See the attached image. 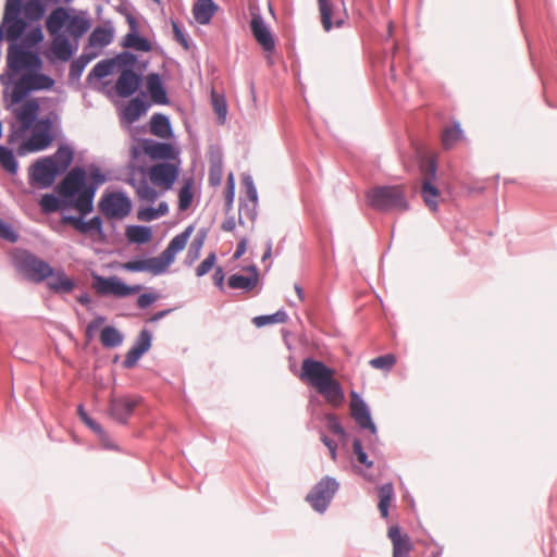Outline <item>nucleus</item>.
<instances>
[{
	"label": "nucleus",
	"mask_w": 557,
	"mask_h": 557,
	"mask_svg": "<svg viewBox=\"0 0 557 557\" xmlns=\"http://www.w3.org/2000/svg\"><path fill=\"white\" fill-rule=\"evenodd\" d=\"M108 180V174L96 164L89 165V173L84 166L75 165L57 184L55 193L41 196L39 206L47 214L70 208L77 209L82 215L89 214L94 211V199L99 186Z\"/></svg>",
	"instance_id": "obj_1"
},
{
	"label": "nucleus",
	"mask_w": 557,
	"mask_h": 557,
	"mask_svg": "<svg viewBox=\"0 0 557 557\" xmlns=\"http://www.w3.org/2000/svg\"><path fill=\"white\" fill-rule=\"evenodd\" d=\"M242 181L246 190L245 198L250 202H259L258 190L255 185L252 176L250 174L245 173L243 174Z\"/></svg>",
	"instance_id": "obj_59"
},
{
	"label": "nucleus",
	"mask_w": 557,
	"mask_h": 557,
	"mask_svg": "<svg viewBox=\"0 0 557 557\" xmlns=\"http://www.w3.org/2000/svg\"><path fill=\"white\" fill-rule=\"evenodd\" d=\"M322 27L325 32H330L334 26L339 28L345 24L344 18H336L333 22V4L330 0H318Z\"/></svg>",
	"instance_id": "obj_38"
},
{
	"label": "nucleus",
	"mask_w": 557,
	"mask_h": 557,
	"mask_svg": "<svg viewBox=\"0 0 557 557\" xmlns=\"http://www.w3.org/2000/svg\"><path fill=\"white\" fill-rule=\"evenodd\" d=\"M256 277L235 273L228 276L227 285L232 289H242L245 293L251 292L257 286Z\"/></svg>",
	"instance_id": "obj_47"
},
{
	"label": "nucleus",
	"mask_w": 557,
	"mask_h": 557,
	"mask_svg": "<svg viewBox=\"0 0 557 557\" xmlns=\"http://www.w3.org/2000/svg\"><path fill=\"white\" fill-rule=\"evenodd\" d=\"M218 10L219 5L213 0H197L193 7V14L198 24L208 25Z\"/></svg>",
	"instance_id": "obj_35"
},
{
	"label": "nucleus",
	"mask_w": 557,
	"mask_h": 557,
	"mask_svg": "<svg viewBox=\"0 0 557 557\" xmlns=\"http://www.w3.org/2000/svg\"><path fill=\"white\" fill-rule=\"evenodd\" d=\"M0 166L10 175H16L20 169L13 149L2 144H0Z\"/></svg>",
	"instance_id": "obj_42"
},
{
	"label": "nucleus",
	"mask_w": 557,
	"mask_h": 557,
	"mask_svg": "<svg viewBox=\"0 0 557 557\" xmlns=\"http://www.w3.org/2000/svg\"><path fill=\"white\" fill-rule=\"evenodd\" d=\"M50 36L52 38L51 46L44 52L47 60L51 64H55L57 61H70L78 49V42L74 39L71 40L66 34Z\"/></svg>",
	"instance_id": "obj_18"
},
{
	"label": "nucleus",
	"mask_w": 557,
	"mask_h": 557,
	"mask_svg": "<svg viewBox=\"0 0 557 557\" xmlns=\"http://www.w3.org/2000/svg\"><path fill=\"white\" fill-rule=\"evenodd\" d=\"M150 133L162 139L174 137L170 117L163 113H154L150 119Z\"/></svg>",
	"instance_id": "obj_36"
},
{
	"label": "nucleus",
	"mask_w": 557,
	"mask_h": 557,
	"mask_svg": "<svg viewBox=\"0 0 557 557\" xmlns=\"http://www.w3.org/2000/svg\"><path fill=\"white\" fill-rule=\"evenodd\" d=\"M124 334L113 325H106L100 332V342L104 348L112 349L121 346Z\"/></svg>",
	"instance_id": "obj_40"
},
{
	"label": "nucleus",
	"mask_w": 557,
	"mask_h": 557,
	"mask_svg": "<svg viewBox=\"0 0 557 557\" xmlns=\"http://www.w3.org/2000/svg\"><path fill=\"white\" fill-rule=\"evenodd\" d=\"M91 21L87 16V12L81 11L79 13L74 12L70 13L67 26H66V35L72 37L75 41L79 42V39L90 29Z\"/></svg>",
	"instance_id": "obj_30"
},
{
	"label": "nucleus",
	"mask_w": 557,
	"mask_h": 557,
	"mask_svg": "<svg viewBox=\"0 0 557 557\" xmlns=\"http://www.w3.org/2000/svg\"><path fill=\"white\" fill-rule=\"evenodd\" d=\"M120 45L126 50L134 49L140 52H150L153 49L151 40L139 32L135 34H126L122 38Z\"/></svg>",
	"instance_id": "obj_37"
},
{
	"label": "nucleus",
	"mask_w": 557,
	"mask_h": 557,
	"mask_svg": "<svg viewBox=\"0 0 557 557\" xmlns=\"http://www.w3.org/2000/svg\"><path fill=\"white\" fill-rule=\"evenodd\" d=\"M88 214L82 215L79 213L78 216L72 215V214H62L61 221L63 224H67L73 226L77 232L81 234H90L95 233L96 231L101 230V225L103 224V221L100 215H94L88 221H85V216Z\"/></svg>",
	"instance_id": "obj_27"
},
{
	"label": "nucleus",
	"mask_w": 557,
	"mask_h": 557,
	"mask_svg": "<svg viewBox=\"0 0 557 557\" xmlns=\"http://www.w3.org/2000/svg\"><path fill=\"white\" fill-rule=\"evenodd\" d=\"M140 396L124 395L111 397L109 403V416L117 423L125 425L133 416L135 408L141 403Z\"/></svg>",
	"instance_id": "obj_19"
},
{
	"label": "nucleus",
	"mask_w": 557,
	"mask_h": 557,
	"mask_svg": "<svg viewBox=\"0 0 557 557\" xmlns=\"http://www.w3.org/2000/svg\"><path fill=\"white\" fill-rule=\"evenodd\" d=\"M123 268L128 272H150L156 276L166 272L159 256L151 258L136 257L125 262Z\"/></svg>",
	"instance_id": "obj_25"
},
{
	"label": "nucleus",
	"mask_w": 557,
	"mask_h": 557,
	"mask_svg": "<svg viewBox=\"0 0 557 557\" xmlns=\"http://www.w3.org/2000/svg\"><path fill=\"white\" fill-rule=\"evenodd\" d=\"M0 78L4 85L11 84L13 86L10 94H4L9 108L20 106L35 91L51 90L55 85L54 78L42 72L24 73L20 77L8 78L7 82L3 79V76Z\"/></svg>",
	"instance_id": "obj_3"
},
{
	"label": "nucleus",
	"mask_w": 557,
	"mask_h": 557,
	"mask_svg": "<svg viewBox=\"0 0 557 557\" xmlns=\"http://www.w3.org/2000/svg\"><path fill=\"white\" fill-rule=\"evenodd\" d=\"M47 158H53V160L57 161L58 168L64 174L67 172L74 161V149L67 144H61L57 151Z\"/></svg>",
	"instance_id": "obj_41"
},
{
	"label": "nucleus",
	"mask_w": 557,
	"mask_h": 557,
	"mask_svg": "<svg viewBox=\"0 0 557 557\" xmlns=\"http://www.w3.org/2000/svg\"><path fill=\"white\" fill-rule=\"evenodd\" d=\"M141 289L140 285H128L120 277L115 276L113 283L112 296L124 298L132 295H135Z\"/></svg>",
	"instance_id": "obj_53"
},
{
	"label": "nucleus",
	"mask_w": 557,
	"mask_h": 557,
	"mask_svg": "<svg viewBox=\"0 0 557 557\" xmlns=\"http://www.w3.org/2000/svg\"><path fill=\"white\" fill-rule=\"evenodd\" d=\"M338 488L339 483L337 480L325 475L307 494L306 500L317 512L323 513L326 511Z\"/></svg>",
	"instance_id": "obj_14"
},
{
	"label": "nucleus",
	"mask_w": 557,
	"mask_h": 557,
	"mask_svg": "<svg viewBox=\"0 0 557 557\" xmlns=\"http://www.w3.org/2000/svg\"><path fill=\"white\" fill-rule=\"evenodd\" d=\"M32 138L23 140L17 148L18 156L46 150L54 139L53 122L49 116L40 117L30 128Z\"/></svg>",
	"instance_id": "obj_8"
},
{
	"label": "nucleus",
	"mask_w": 557,
	"mask_h": 557,
	"mask_svg": "<svg viewBox=\"0 0 557 557\" xmlns=\"http://www.w3.org/2000/svg\"><path fill=\"white\" fill-rule=\"evenodd\" d=\"M16 121L10 123L8 134V145L13 146L16 141L24 137L35 123L40 119V102L37 98H27L21 103L20 108L13 110Z\"/></svg>",
	"instance_id": "obj_6"
},
{
	"label": "nucleus",
	"mask_w": 557,
	"mask_h": 557,
	"mask_svg": "<svg viewBox=\"0 0 557 557\" xmlns=\"http://www.w3.org/2000/svg\"><path fill=\"white\" fill-rule=\"evenodd\" d=\"M325 420H326V426L332 433H334L341 437L346 436V431L335 413H326Z\"/></svg>",
	"instance_id": "obj_62"
},
{
	"label": "nucleus",
	"mask_w": 557,
	"mask_h": 557,
	"mask_svg": "<svg viewBox=\"0 0 557 557\" xmlns=\"http://www.w3.org/2000/svg\"><path fill=\"white\" fill-rule=\"evenodd\" d=\"M180 149L172 143L158 141L151 138H139L137 145L131 149L132 160H136L141 153L152 161L176 162L180 159Z\"/></svg>",
	"instance_id": "obj_7"
},
{
	"label": "nucleus",
	"mask_w": 557,
	"mask_h": 557,
	"mask_svg": "<svg viewBox=\"0 0 557 557\" xmlns=\"http://www.w3.org/2000/svg\"><path fill=\"white\" fill-rule=\"evenodd\" d=\"M26 24L21 25V30H17L14 36L7 32V40L9 41L7 54H15L17 48L23 52L39 51V47L45 39L42 29L39 25L33 27L25 33Z\"/></svg>",
	"instance_id": "obj_15"
},
{
	"label": "nucleus",
	"mask_w": 557,
	"mask_h": 557,
	"mask_svg": "<svg viewBox=\"0 0 557 557\" xmlns=\"http://www.w3.org/2000/svg\"><path fill=\"white\" fill-rule=\"evenodd\" d=\"M209 181L212 186L219 185L222 176V154L212 156L210 160Z\"/></svg>",
	"instance_id": "obj_57"
},
{
	"label": "nucleus",
	"mask_w": 557,
	"mask_h": 557,
	"mask_svg": "<svg viewBox=\"0 0 557 557\" xmlns=\"http://www.w3.org/2000/svg\"><path fill=\"white\" fill-rule=\"evenodd\" d=\"M115 29L110 22L104 26L98 25L90 33L86 47L88 49L96 48L100 52V49L109 46L113 41Z\"/></svg>",
	"instance_id": "obj_31"
},
{
	"label": "nucleus",
	"mask_w": 557,
	"mask_h": 557,
	"mask_svg": "<svg viewBox=\"0 0 557 557\" xmlns=\"http://www.w3.org/2000/svg\"><path fill=\"white\" fill-rule=\"evenodd\" d=\"M211 103L214 112L218 115V123L223 125L226 121L227 115V103L225 96L223 94H219L215 90L211 92Z\"/></svg>",
	"instance_id": "obj_52"
},
{
	"label": "nucleus",
	"mask_w": 557,
	"mask_h": 557,
	"mask_svg": "<svg viewBox=\"0 0 557 557\" xmlns=\"http://www.w3.org/2000/svg\"><path fill=\"white\" fill-rule=\"evenodd\" d=\"M126 237L131 244L145 245L152 238V230L148 225H128Z\"/></svg>",
	"instance_id": "obj_39"
},
{
	"label": "nucleus",
	"mask_w": 557,
	"mask_h": 557,
	"mask_svg": "<svg viewBox=\"0 0 557 557\" xmlns=\"http://www.w3.org/2000/svg\"><path fill=\"white\" fill-rule=\"evenodd\" d=\"M62 174L53 158L42 157L30 166L29 178L33 184L46 189L51 187L57 177Z\"/></svg>",
	"instance_id": "obj_17"
},
{
	"label": "nucleus",
	"mask_w": 557,
	"mask_h": 557,
	"mask_svg": "<svg viewBox=\"0 0 557 557\" xmlns=\"http://www.w3.org/2000/svg\"><path fill=\"white\" fill-rule=\"evenodd\" d=\"M150 106H151V103L146 98V92L140 91V94L133 97L129 100V102L124 107V109L122 111V117L128 124H133L147 113Z\"/></svg>",
	"instance_id": "obj_26"
},
{
	"label": "nucleus",
	"mask_w": 557,
	"mask_h": 557,
	"mask_svg": "<svg viewBox=\"0 0 557 557\" xmlns=\"http://www.w3.org/2000/svg\"><path fill=\"white\" fill-rule=\"evenodd\" d=\"M71 12H74V9L65 7H57L50 12L46 18V28L49 35L66 34L65 29Z\"/></svg>",
	"instance_id": "obj_29"
},
{
	"label": "nucleus",
	"mask_w": 557,
	"mask_h": 557,
	"mask_svg": "<svg viewBox=\"0 0 557 557\" xmlns=\"http://www.w3.org/2000/svg\"><path fill=\"white\" fill-rule=\"evenodd\" d=\"M98 55V50H89L87 47H85L81 55L77 59L73 60L70 65L69 82H78L86 66Z\"/></svg>",
	"instance_id": "obj_34"
},
{
	"label": "nucleus",
	"mask_w": 557,
	"mask_h": 557,
	"mask_svg": "<svg viewBox=\"0 0 557 557\" xmlns=\"http://www.w3.org/2000/svg\"><path fill=\"white\" fill-rule=\"evenodd\" d=\"M387 536L393 544V557H409L413 545L409 535L403 533L398 524L388 528Z\"/></svg>",
	"instance_id": "obj_28"
},
{
	"label": "nucleus",
	"mask_w": 557,
	"mask_h": 557,
	"mask_svg": "<svg viewBox=\"0 0 557 557\" xmlns=\"http://www.w3.org/2000/svg\"><path fill=\"white\" fill-rule=\"evenodd\" d=\"M463 136L461 124L458 121L453 126L446 127L442 135V144L445 149H450Z\"/></svg>",
	"instance_id": "obj_50"
},
{
	"label": "nucleus",
	"mask_w": 557,
	"mask_h": 557,
	"mask_svg": "<svg viewBox=\"0 0 557 557\" xmlns=\"http://www.w3.org/2000/svg\"><path fill=\"white\" fill-rule=\"evenodd\" d=\"M47 11L44 0H25V18L29 22H38L44 18Z\"/></svg>",
	"instance_id": "obj_48"
},
{
	"label": "nucleus",
	"mask_w": 557,
	"mask_h": 557,
	"mask_svg": "<svg viewBox=\"0 0 557 557\" xmlns=\"http://www.w3.org/2000/svg\"><path fill=\"white\" fill-rule=\"evenodd\" d=\"M395 497L394 485L391 482L384 483L379 488V510L381 517L386 519L389 512V506Z\"/></svg>",
	"instance_id": "obj_45"
},
{
	"label": "nucleus",
	"mask_w": 557,
	"mask_h": 557,
	"mask_svg": "<svg viewBox=\"0 0 557 557\" xmlns=\"http://www.w3.org/2000/svg\"><path fill=\"white\" fill-rule=\"evenodd\" d=\"M146 95L150 96V103L158 106L170 104L168 88L163 75L157 72L149 73L145 78Z\"/></svg>",
	"instance_id": "obj_21"
},
{
	"label": "nucleus",
	"mask_w": 557,
	"mask_h": 557,
	"mask_svg": "<svg viewBox=\"0 0 557 557\" xmlns=\"http://www.w3.org/2000/svg\"><path fill=\"white\" fill-rule=\"evenodd\" d=\"M195 180L193 176L185 177L183 185L178 190V209L186 211L190 208L194 200Z\"/></svg>",
	"instance_id": "obj_44"
},
{
	"label": "nucleus",
	"mask_w": 557,
	"mask_h": 557,
	"mask_svg": "<svg viewBox=\"0 0 557 557\" xmlns=\"http://www.w3.org/2000/svg\"><path fill=\"white\" fill-rule=\"evenodd\" d=\"M15 265L29 281L35 283L47 281L53 274V267L29 251H24L16 259Z\"/></svg>",
	"instance_id": "obj_16"
},
{
	"label": "nucleus",
	"mask_w": 557,
	"mask_h": 557,
	"mask_svg": "<svg viewBox=\"0 0 557 557\" xmlns=\"http://www.w3.org/2000/svg\"><path fill=\"white\" fill-rule=\"evenodd\" d=\"M77 413L81 418V420L92 431V432H101V424L97 422L95 419L89 417V414L86 412L84 405H78L77 407Z\"/></svg>",
	"instance_id": "obj_64"
},
{
	"label": "nucleus",
	"mask_w": 557,
	"mask_h": 557,
	"mask_svg": "<svg viewBox=\"0 0 557 557\" xmlns=\"http://www.w3.org/2000/svg\"><path fill=\"white\" fill-rule=\"evenodd\" d=\"M119 62V53H116L112 58L103 59L99 61L94 67L89 71L86 82L88 84H92L94 82H100L109 75L113 74L116 70V65Z\"/></svg>",
	"instance_id": "obj_33"
},
{
	"label": "nucleus",
	"mask_w": 557,
	"mask_h": 557,
	"mask_svg": "<svg viewBox=\"0 0 557 557\" xmlns=\"http://www.w3.org/2000/svg\"><path fill=\"white\" fill-rule=\"evenodd\" d=\"M258 205H259V202H250L244 196L239 197V201H238V210H239L238 224L239 225L245 224L244 219H243V215H245L246 218H248L251 221V224H252L251 230H253L255 223L258 218Z\"/></svg>",
	"instance_id": "obj_46"
},
{
	"label": "nucleus",
	"mask_w": 557,
	"mask_h": 557,
	"mask_svg": "<svg viewBox=\"0 0 557 557\" xmlns=\"http://www.w3.org/2000/svg\"><path fill=\"white\" fill-rule=\"evenodd\" d=\"M181 160L176 162H158L150 166L138 165L137 171L143 175H149L151 183L169 190L180 176Z\"/></svg>",
	"instance_id": "obj_12"
},
{
	"label": "nucleus",
	"mask_w": 557,
	"mask_h": 557,
	"mask_svg": "<svg viewBox=\"0 0 557 557\" xmlns=\"http://www.w3.org/2000/svg\"><path fill=\"white\" fill-rule=\"evenodd\" d=\"M288 318L289 317H288L287 312L284 309H280L276 312L271 313V314H261V315L255 317L252 319V323L257 327H263V326H267L270 324L285 323V322H287Z\"/></svg>",
	"instance_id": "obj_49"
},
{
	"label": "nucleus",
	"mask_w": 557,
	"mask_h": 557,
	"mask_svg": "<svg viewBox=\"0 0 557 557\" xmlns=\"http://www.w3.org/2000/svg\"><path fill=\"white\" fill-rule=\"evenodd\" d=\"M419 169L422 174L421 197L429 210L436 212L438 210L437 199L441 196V191L435 185L437 162L434 158H425L421 160Z\"/></svg>",
	"instance_id": "obj_9"
},
{
	"label": "nucleus",
	"mask_w": 557,
	"mask_h": 557,
	"mask_svg": "<svg viewBox=\"0 0 557 557\" xmlns=\"http://www.w3.org/2000/svg\"><path fill=\"white\" fill-rule=\"evenodd\" d=\"M208 235V230L202 227L199 228L196 236L191 240L187 255L185 257V264L191 265L200 256L201 248L203 247L205 240Z\"/></svg>",
	"instance_id": "obj_43"
},
{
	"label": "nucleus",
	"mask_w": 557,
	"mask_h": 557,
	"mask_svg": "<svg viewBox=\"0 0 557 557\" xmlns=\"http://www.w3.org/2000/svg\"><path fill=\"white\" fill-rule=\"evenodd\" d=\"M352 451L357 460L366 468L369 469L373 467V461L369 459V456L363 448L362 442L358 437H355L352 441Z\"/></svg>",
	"instance_id": "obj_58"
},
{
	"label": "nucleus",
	"mask_w": 557,
	"mask_h": 557,
	"mask_svg": "<svg viewBox=\"0 0 557 557\" xmlns=\"http://www.w3.org/2000/svg\"><path fill=\"white\" fill-rule=\"evenodd\" d=\"M22 14L25 15V0L5 1L3 24L7 25V32H10L11 36L21 30V25L26 24Z\"/></svg>",
	"instance_id": "obj_24"
},
{
	"label": "nucleus",
	"mask_w": 557,
	"mask_h": 557,
	"mask_svg": "<svg viewBox=\"0 0 557 557\" xmlns=\"http://www.w3.org/2000/svg\"><path fill=\"white\" fill-rule=\"evenodd\" d=\"M44 66L39 51L23 52L17 48L15 54H7V72L9 78H15L24 73L41 72Z\"/></svg>",
	"instance_id": "obj_10"
},
{
	"label": "nucleus",
	"mask_w": 557,
	"mask_h": 557,
	"mask_svg": "<svg viewBox=\"0 0 557 557\" xmlns=\"http://www.w3.org/2000/svg\"><path fill=\"white\" fill-rule=\"evenodd\" d=\"M92 278H94V287L96 288L98 294L103 295V296L112 295L115 275L104 277L100 274L94 273Z\"/></svg>",
	"instance_id": "obj_54"
},
{
	"label": "nucleus",
	"mask_w": 557,
	"mask_h": 557,
	"mask_svg": "<svg viewBox=\"0 0 557 557\" xmlns=\"http://www.w3.org/2000/svg\"><path fill=\"white\" fill-rule=\"evenodd\" d=\"M250 30L256 41L265 52H273L275 50L274 35L260 13L252 14Z\"/></svg>",
	"instance_id": "obj_22"
},
{
	"label": "nucleus",
	"mask_w": 557,
	"mask_h": 557,
	"mask_svg": "<svg viewBox=\"0 0 557 557\" xmlns=\"http://www.w3.org/2000/svg\"><path fill=\"white\" fill-rule=\"evenodd\" d=\"M171 25L175 40L183 47L184 50L189 51L193 41L183 25L173 18L171 20Z\"/></svg>",
	"instance_id": "obj_56"
},
{
	"label": "nucleus",
	"mask_w": 557,
	"mask_h": 557,
	"mask_svg": "<svg viewBox=\"0 0 557 557\" xmlns=\"http://www.w3.org/2000/svg\"><path fill=\"white\" fill-rule=\"evenodd\" d=\"M136 63V53L129 50L119 52V62L115 70L119 72V76L114 89L120 98H131L137 92L140 94L143 91L141 87L145 76L134 71Z\"/></svg>",
	"instance_id": "obj_4"
},
{
	"label": "nucleus",
	"mask_w": 557,
	"mask_h": 557,
	"mask_svg": "<svg viewBox=\"0 0 557 557\" xmlns=\"http://www.w3.org/2000/svg\"><path fill=\"white\" fill-rule=\"evenodd\" d=\"M0 238L9 243H16L18 240V233L14 230L13 225L0 218Z\"/></svg>",
	"instance_id": "obj_60"
},
{
	"label": "nucleus",
	"mask_w": 557,
	"mask_h": 557,
	"mask_svg": "<svg viewBox=\"0 0 557 557\" xmlns=\"http://www.w3.org/2000/svg\"><path fill=\"white\" fill-rule=\"evenodd\" d=\"M136 195L141 201H146L149 205H153L159 197L158 191L148 184L146 175H143L139 180Z\"/></svg>",
	"instance_id": "obj_51"
},
{
	"label": "nucleus",
	"mask_w": 557,
	"mask_h": 557,
	"mask_svg": "<svg viewBox=\"0 0 557 557\" xmlns=\"http://www.w3.org/2000/svg\"><path fill=\"white\" fill-rule=\"evenodd\" d=\"M152 346V332L148 329H143L138 336L135 338L132 347L125 355L122 362L124 369L134 368L141 357L147 354Z\"/></svg>",
	"instance_id": "obj_20"
},
{
	"label": "nucleus",
	"mask_w": 557,
	"mask_h": 557,
	"mask_svg": "<svg viewBox=\"0 0 557 557\" xmlns=\"http://www.w3.org/2000/svg\"><path fill=\"white\" fill-rule=\"evenodd\" d=\"M396 362V357L393 354H386L375 357L370 360V364L374 369L389 370Z\"/></svg>",
	"instance_id": "obj_61"
},
{
	"label": "nucleus",
	"mask_w": 557,
	"mask_h": 557,
	"mask_svg": "<svg viewBox=\"0 0 557 557\" xmlns=\"http://www.w3.org/2000/svg\"><path fill=\"white\" fill-rule=\"evenodd\" d=\"M98 209L108 220H123L132 212L133 203L124 190H115L102 195Z\"/></svg>",
	"instance_id": "obj_13"
},
{
	"label": "nucleus",
	"mask_w": 557,
	"mask_h": 557,
	"mask_svg": "<svg viewBox=\"0 0 557 557\" xmlns=\"http://www.w3.org/2000/svg\"><path fill=\"white\" fill-rule=\"evenodd\" d=\"M47 287L54 294H70L76 287V283L64 270L53 268V274L47 280Z\"/></svg>",
	"instance_id": "obj_32"
},
{
	"label": "nucleus",
	"mask_w": 557,
	"mask_h": 557,
	"mask_svg": "<svg viewBox=\"0 0 557 557\" xmlns=\"http://www.w3.org/2000/svg\"><path fill=\"white\" fill-rule=\"evenodd\" d=\"M335 370L321 360L307 357L301 362L299 377L315 387L333 407H338L345 399L341 383L334 377Z\"/></svg>",
	"instance_id": "obj_2"
},
{
	"label": "nucleus",
	"mask_w": 557,
	"mask_h": 557,
	"mask_svg": "<svg viewBox=\"0 0 557 557\" xmlns=\"http://www.w3.org/2000/svg\"><path fill=\"white\" fill-rule=\"evenodd\" d=\"M194 232V225L190 224L183 232L175 235L166 246V248L159 255V258L165 268V270L169 269V267L174 262L175 257L178 252H181L187 245L188 239L190 238L191 234Z\"/></svg>",
	"instance_id": "obj_23"
},
{
	"label": "nucleus",
	"mask_w": 557,
	"mask_h": 557,
	"mask_svg": "<svg viewBox=\"0 0 557 557\" xmlns=\"http://www.w3.org/2000/svg\"><path fill=\"white\" fill-rule=\"evenodd\" d=\"M369 207L379 212H407L410 203L399 185L375 186L366 193Z\"/></svg>",
	"instance_id": "obj_5"
},
{
	"label": "nucleus",
	"mask_w": 557,
	"mask_h": 557,
	"mask_svg": "<svg viewBox=\"0 0 557 557\" xmlns=\"http://www.w3.org/2000/svg\"><path fill=\"white\" fill-rule=\"evenodd\" d=\"M350 414L360 429L370 431L372 437L369 440L368 446L374 453L375 446L380 442L377 428L372 419L369 405L356 391L350 393Z\"/></svg>",
	"instance_id": "obj_11"
},
{
	"label": "nucleus",
	"mask_w": 557,
	"mask_h": 557,
	"mask_svg": "<svg viewBox=\"0 0 557 557\" xmlns=\"http://www.w3.org/2000/svg\"><path fill=\"white\" fill-rule=\"evenodd\" d=\"M215 262H216V255H215V252H210L200 262V264L196 268V275L198 277H201V276L206 275L207 273H209L213 269V267L215 265Z\"/></svg>",
	"instance_id": "obj_63"
},
{
	"label": "nucleus",
	"mask_w": 557,
	"mask_h": 557,
	"mask_svg": "<svg viewBox=\"0 0 557 557\" xmlns=\"http://www.w3.org/2000/svg\"><path fill=\"white\" fill-rule=\"evenodd\" d=\"M235 194H236V185H235V178L233 173H230L227 175L226 180V187L224 191V212L226 215L231 213L233 210V205L235 200Z\"/></svg>",
	"instance_id": "obj_55"
}]
</instances>
